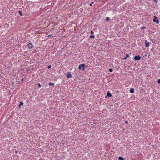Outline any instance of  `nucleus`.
<instances>
[{
	"label": "nucleus",
	"mask_w": 160,
	"mask_h": 160,
	"mask_svg": "<svg viewBox=\"0 0 160 160\" xmlns=\"http://www.w3.org/2000/svg\"><path fill=\"white\" fill-rule=\"evenodd\" d=\"M85 65L84 64H82L79 65L78 69L79 70H82L83 71L85 70Z\"/></svg>",
	"instance_id": "1"
},
{
	"label": "nucleus",
	"mask_w": 160,
	"mask_h": 160,
	"mask_svg": "<svg viewBox=\"0 0 160 160\" xmlns=\"http://www.w3.org/2000/svg\"><path fill=\"white\" fill-rule=\"evenodd\" d=\"M153 18L154 19L153 20V21L154 22H156L157 24H158L159 23V20L158 19H157V17L156 16H154Z\"/></svg>",
	"instance_id": "2"
},
{
	"label": "nucleus",
	"mask_w": 160,
	"mask_h": 160,
	"mask_svg": "<svg viewBox=\"0 0 160 160\" xmlns=\"http://www.w3.org/2000/svg\"><path fill=\"white\" fill-rule=\"evenodd\" d=\"M134 58L135 60H139L141 59V57L140 55H138V56H135Z\"/></svg>",
	"instance_id": "3"
},
{
	"label": "nucleus",
	"mask_w": 160,
	"mask_h": 160,
	"mask_svg": "<svg viewBox=\"0 0 160 160\" xmlns=\"http://www.w3.org/2000/svg\"><path fill=\"white\" fill-rule=\"evenodd\" d=\"M27 46L29 49H32L33 48L34 45L31 43H30L28 44Z\"/></svg>",
	"instance_id": "4"
},
{
	"label": "nucleus",
	"mask_w": 160,
	"mask_h": 160,
	"mask_svg": "<svg viewBox=\"0 0 160 160\" xmlns=\"http://www.w3.org/2000/svg\"><path fill=\"white\" fill-rule=\"evenodd\" d=\"M67 76L68 78H71L72 77V76L70 74V72H68L67 74Z\"/></svg>",
	"instance_id": "5"
},
{
	"label": "nucleus",
	"mask_w": 160,
	"mask_h": 160,
	"mask_svg": "<svg viewBox=\"0 0 160 160\" xmlns=\"http://www.w3.org/2000/svg\"><path fill=\"white\" fill-rule=\"evenodd\" d=\"M112 96V94L110 93V92L109 91H108L107 93V95L105 97V98H106L107 97H111Z\"/></svg>",
	"instance_id": "6"
},
{
	"label": "nucleus",
	"mask_w": 160,
	"mask_h": 160,
	"mask_svg": "<svg viewBox=\"0 0 160 160\" xmlns=\"http://www.w3.org/2000/svg\"><path fill=\"white\" fill-rule=\"evenodd\" d=\"M134 92V89L133 88H131L130 90V92L131 93H133Z\"/></svg>",
	"instance_id": "7"
},
{
	"label": "nucleus",
	"mask_w": 160,
	"mask_h": 160,
	"mask_svg": "<svg viewBox=\"0 0 160 160\" xmlns=\"http://www.w3.org/2000/svg\"><path fill=\"white\" fill-rule=\"evenodd\" d=\"M129 57V55L128 54H126V57H124V58H123L122 59V60H126L127 59V58Z\"/></svg>",
	"instance_id": "8"
},
{
	"label": "nucleus",
	"mask_w": 160,
	"mask_h": 160,
	"mask_svg": "<svg viewBox=\"0 0 160 160\" xmlns=\"http://www.w3.org/2000/svg\"><path fill=\"white\" fill-rule=\"evenodd\" d=\"M145 45L146 47L148 48L149 46V42L145 43Z\"/></svg>",
	"instance_id": "9"
},
{
	"label": "nucleus",
	"mask_w": 160,
	"mask_h": 160,
	"mask_svg": "<svg viewBox=\"0 0 160 160\" xmlns=\"http://www.w3.org/2000/svg\"><path fill=\"white\" fill-rule=\"evenodd\" d=\"M118 159L119 160H124L123 158L121 156H119Z\"/></svg>",
	"instance_id": "10"
},
{
	"label": "nucleus",
	"mask_w": 160,
	"mask_h": 160,
	"mask_svg": "<svg viewBox=\"0 0 160 160\" xmlns=\"http://www.w3.org/2000/svg\"><path fill=\"white\" fill-rule=\"evenodd\" d=\"M95 36L94 35H91L90 36V38H93L94 39L95 38Z\"/></svg>",
	"instance_id": "11"
},
{
	"label": "nucleus",
	"mask_w": 160,
	"mask_h": 160,
	"mask_svg": "<svg viewBox=\"0 0 160 160\" xmlns=\"http://www.w3.org/2000/svg\"><path fill=\"white\" fill-rule=\"evenodd\" d=\"M23 103L21 101L20 102V104L19 105V107H20L21 106L23 105Z\"/></svg>",
	"instance_id": "12"
},
{
	"label": "nucleus",
	"mask_w": 160,
	"mask_h": 160,
	"mask_svg": "<svg viewBox=\"0 0 160 160\" xmlns=\"http://www.w3.org/2000/svg\"><path fill=\"white\" fill-rule=\"evenodd\" d=\"M48 85L49 86H53L54 85V83L50 82L49 83Z\"/></svg>",
	"instance_id": "13"
},
{
	"label": "nucleus",
	"mask_w": 160,
	"mask_h": 160,
	"mask_svg": "<svg viewBox=\"0 0 160 160\" xmlns=\"http://www.w3.org/2000/svg\"><path fill=\"white\" fill-rule=\"evenodd\" d=\"M19 12V15H20L21 16H23V15H22V12H21V11H19V12Z\"/></svg>",
	"instance_id": "14"
},
{
	"label": "nucleus",
	"mask_w": 160,
	"mask_h": 160,
	"mask_svg": "<svg viewBox=\"0 0 160 160\" xmlns=\"http://www.w3.org/2000/svg\"><path fill=\"white\" fill-rule=\"evenodd\" d=\"M146 28V27H141V29L142 30L143 29H145Z\"/></svg>",
	"instance_id": "15"
},
{
	"label": "nucleus",
	"mask_w": 160,
	"mask_h": 160,
	"mask_svg": "<svg viewBox=\"0 0 160 160\" xmlns=\"http://www.w3.org/2000/svg\"><path fill=\"white\" fill-rule=\"evenodd\" d=\"M110 18L108 17H107L106 18V21H110Z\"/></svg>",
	"instance_id": "16"
},
{
	"label": "nucleus",
	"mask_w": 160,
	"mask_h": 160,
	"mask_svg": "<svg viewBox=\"0 0 160 160\" xmlns=\"http://www.w3.org/2000/svg\"><path fill=\"white\" fill-rule=\"evenodd\" d=\"M109 71L110 72H112L113 71V70L112 68H110L109 69Z\"/></svg>",
	"instance_id": "17"
},
{
	"label": "nucleus",
	"mask_w": 160,
	"mask_h": 160,
	"mask_svg": "<svg viewBox=\"0 0 160 160\" xmlns=\"http://www.w3.org/2000/svg\"><path fill=\"white\" fill-rule=\"evenodd\" d=\"M158 84H160V79H159L158 80Z\"/></svg>",
	"instance_id": "18"
},
{
	"label": "nucleus",
	"mask_w": 160,
	"mask_h": 160,
	"mask_svg": "<svg viewBox=\"0 0 160 160\" xmlns=\"http://www.w3.org/2000/svg\"><path fill=\"white\" fill-rule=\"evenodd\" d=\"M90 33L91 34H93L94 33V32L92 31H91Z\"/></svg>",
	"instance_id": "19"
},
{
	"label": "nucleus",
	"mask_w": 160,
	"mask_h": 160,
	"mask_svg": "<svg viewBox=\"0 0 160 160\" xmlns=\"http://www.w3.org/2000/svg\"><path fill=\"white\" fill-rule=\"evenodd\" d=\"M38 85L39 87H41V84L40 83H38Z\"/></svg>",
	"instance_id": "20"
},
{
	"label": "nucleus",
	"mask_w": 160,
	"mask_h": 160,
	"mask_svg": "<svg viewBox=\"0 0 160 160\" xmlns=\"http://www.w3.org/2000/svg\"><path fill=\"white\" fill-rule=\"evenodd\" d=\"M155 2L157 3L158 2V0H154Z\"/></svg>",
	"instance_id": "21"
},
{
	"label": "nucleus",
	"mask_w": 160,
	"mask_h": 160,
	"mask_svg": "<svg viewBox=\"0 0 160 160\" xmlns=\"http://www.w3.org/2000/svg\"><path fill=\"white\" fill-rule=\"evenodd\" d=\"M51 67V65H49L48 66V69H49Z\"/></svg>",
	"instance_id": "22"
},
{
	"label": "nucleus",
	"mask_w": 160,
	"mask_h": 160,
	"mask_svg": "<svg viewBox=\"0 0 160 160\" xmlns=\"http://www.w3.org/2000/svg\"><path fill=\"white\" fill-rule=\"evenodd\" d=\"M93 2H92V3H91L90 4V6H92V4H93Z\"/></svg>",
	"instance_id": "23"
},
{
	"label": "nucleus",
	"mask_w": 160,
	"mask_h": 160,
	"mask_svg": "<svg viewBox=\"0 0 160 160\" xmlns=\"http://www.w3.org/2000/svg\"><path fill=\"white\" fill-rule=\"evenodd\" d=\"M145 43H147L148 41L147 40H145Z\"/></svg>",
	"instance_id": "24"
},
{
	"label": "nucleus",
	"mask_w": 160,
	"mask_h": 160,
	"mask_svg": "<svg viewBox=\"0 0 160 160\" xmlns=\"http://www.w3.org/2000/svg\"><path fill=\"white\" fill-rule=\"evenodd\" d=\"M125 123L127 124L128 123V122L127 121H125Z\"/></svg>",
	"instance_id": "25"
},
{
	"label": "nucleus",
	"mask_w": 160,
	"mask_h": 160,
	"mask_svg": "<svg viewBox=\"0 0 160 160\" xmlns=\"http://www.w3.org/2000/svg\"><path fill=\"white\" fill-rule=\"evenodd\" d=\"M23 80H24V79H22L21 80V81H23Z\"/></svg>",
	"instance_id": "26"
},
{
	"label": "nucleus",
	"mask_w": 160,
	"mask_h": 160,
	"mask_svg": "<svg viewBox=\"0 0 160 160\" xmlns=\"http://www.w3.org/2000/svg\"><path fill=\"white\" fill-rule=\"evenodd\" d=\"M119 92V91H118V90H117V92Z\"/></svg>",
	"instance_id": "27"
},
{
	"label": "nucleus",
	"mask_w": 160,
	"mask_h": 160,
	"mask_svg": "<svg viewBox=\"0 0 160 160\" xmlns=\"http://www.w3.org/2000/svg\"><path fill=\"white\" fill-rule=\"evenodd\" d=\"M153 50V49H152H152H151V51H152Z\"/></svg>",
	"instance_id": "28"
},
{
	"label": "nucleus",
	"mask_w": 160,
	"mask_h": 160,
	"mask_svg": "<svg viewBox=\"0 0 160 160\" xmlns=\"http://www.w3.org/2000/svg\"><path fill=\"white\" fill-rule=\"evenodd\" d=\"M16 153H17V151H16L15 152Z\"/></svg>",
	"instance_id": "29"
},
{
	"label": "nucleus",
	"mask_w": 160,
	"mask_h": 160,
	"mask_svg": "<svg viewBox=\"0 0 160 160\" xmlns=\"http://www.w3.org/2000/svg\"><path fill=\"white\" fill-rule=\"evenodd\" d=\"M52 35H49L48 36V37H49V36H50Z\"/></svg>",
	"instance_id": "30"
}]
</instances>
